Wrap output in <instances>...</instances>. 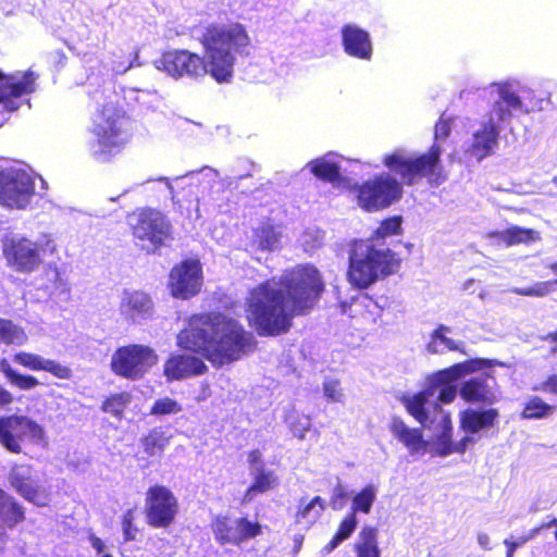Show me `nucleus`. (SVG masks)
Returning a JSON list of instances; mask_svg holds the SVG:
<instances>
[{"label":"nucleus","instance_id":"obj_2","mask_svg":"<svg viewBox=\"0 0 557 557\" xmlns=\"http://www.w3.org/2000/svg\"><path fill=\"white\" fill-rule=\"evenodd\" d=\"M201 42L203 58L188 50L173 49L157 58L154 67L176 79H197L209 74L220 84L230 83L237 60L249 54L251 45L248 32L240 23L210 25Z\"/></svg>","mask_w":557,"mask_h":557},{"label":"nucleus","instance_id":"obj_48","mask_svg":"<svg viewBox=\"0 0 557 557\" xmlns=\"http://www.w3.org/2000/svg\"><path fill=\"white\" fill-rule=\"evenodd\" d=\"M149 184L157 185L159 193L171 195L172 198H174L173 187H172L171 183L169 182V180L166 177H159L158 180H147V181H144V182H140V183H135L134 185H132L128 188H126L123 191V194L131 193V191L135 190L139 186L149 185Z\"/></svg>","mask_w":557,"mask_h":557},{"label":"nucleus","instance_id":"obj_14","mask_svg":"<svg viewBox=\"0 0 557 557\" xmlns=\"http://www.w3.org/2000/svg\"><path fill=\"white\" fill-rule=\"evenodd\" d=\"M37 76L33 71L5 75L0 71V126L23 104V96L35 90Z\"/></svg>","mask_w":557,"mask_h":557},{"label":"nucleus","instance_id":"obj_21","mask_svg":"<svg viewBox=\"0 0 557 557\" xmlns=\"http://www.w3.org/2000/svg\"><path fill=\"white\" fill-rule=\"evenodd\" d=\"M342 42L348 55L364 61L371 60L373 47L367 30L357 25H345L342 28Z\"/></svg>","mask_w":557,"mask_h":557},{"label":"nucleus","instance_id":"obj_53","mask_svg":"<svg viewBox=\"0 0 557 557\" xmlns=\"http://www.w3.org/2000/svg\"><path fill=\"white\" fill-rule=\"evenodd\" d=\"M248 461L251 465V473L263 469L261 465V454L259 450H252L249 453Z\"/></svg>","mask_w":557,"mask_h":557},{"label":"nucleus","instance_id":"obj_54","mask_svg":"<svg viewBox=\"0 0 557 557\" xmlns=\"http://www.w3.org/2000/svg\"><path fill=\"white\" fill-rule=\"evenodd\" d=\"M89 543H90L91 547L96 550L97 556L108 553L107 546L103 543V541L101 539H99L98 536H96L95 534L89 535Z\"/></svg>","mask_w":557,"mask_h":557},{"label":"nucleus","instance_id":"obj_22","mask_svg":"<svg viewBox=\"0 0 557 557\" xmlns=\"http://www.w3.org/2000/svg\"><path fill=\"white\" fill-rule=\"evenodd\" d=\"M205 362L190 355H174L164 363L163 373L168 381L185 380L207 371Z\"/></svg>","mask_w":557,"mask_h":557},{"label":"nucleus","instance_id":"obj_29","mask_svg":"<svg viewBox=\"0 0 557 557\" xmlns=\"http://www.w3.org/2000/svg\"><path fill=\"white\" fill-rule=\"evenodd\" d=\"M354 549L357 557H381L377 545V530L371 525H364L359 532Z\"/></svg>","mask_w":557,"mask_h":557},{"label":"nucleus","instance_id":"obj_33","mask_svg":"<svg viewBox=\"0 0 557 557\" xmlns=\"http://www.w3.org/2000/svg\"><path fill=\"white\" fill-rule=\"evenodd\" d=\"M379 488L374 484H368L359 492H357L351 499V507L349 513H364L371 512L372 506L376 500Z\"/></svg>","mask_w":557,"mask_h":557},{"label":"nucleus","instance_id":"obj_52","mask_svg":"<svg viewBox=\"0 0 557 557\" xmlns=\"http://www.w3.org/2000/svg\"><path fill=\"white\" fill-rule=\"evenodd\" d=\"M146 450L154 455L157 450H162L163 445H157V433H151L145 441Z\"/></svg>","mask_w":557,"mask_h":557},{"label":"nucleus","instance_id":"obj_32","mask_svg":"<svg viewBox=\"0 0 557 557\" xmlns=\"http://www.w3.org/2000/svg\"><path fill=\"white\" fill-rule=\"evenodd\" d=\"M23 519L24 510L22 506L0 488V520L12 528Z\"/></svg>","mask_w":557,"mask_h":557},{"label":"nucleus","instance_id":"obj_18","mask_svg":"<svg viewBox=\"0 0 557 557\" xmlns=\"http://www.w3.org/2000/svg\"><path fill=\"white\" fill-rule=\"evenodd\" d=\"M202 286L201 264L198 260H185L170 272L169 287L175 298L188 299L197 295Z\"/></svg>","mask_w":557,"mask_h":557},{"label":"nucleus","instance_id":"obj_62","mask_svg":"<svg viewBox=\"0 0 557 557\" xmlns=\"http://www.w3.org/2000/svg\"><path fill=\"white\" fill-rule=\"evenodd\" d=\"M547 267L554 274H557V262L549 263Z\"/></svg>","mask_w":557,"mask_h":557},{"label":"nucleus","instance_id":"obj_4","mask_svg":"<svg viewBox=\"0 0 557 557\" xmlns=\"http://www.w3.org/2000/svg\"><path fill=\"white\" fill-rule=\"evenodd\" d=\"M249 343L242 325L220 313L193 315L177 335L180 347L201 354L218 367L239 359Z\"/></svg>","mask_w":557,"mask_h":557},{"label":"nucleus","instance_id":"obj_24","mask_svg":"<svg viewBox=\"0 0 557 557\" xmlns=\"http://www.w3.org/2000/svg\"><path fill=\"white\" fill-rule=\"evenodd\" d=\"M460 396L469 403L493 404L498 397L495 380L488 375L471 377L461 386Z\"/></svg>","mask_w":557,"mask_h":557},{"label":"nucleus","instance_id":"obj_39","mask_svg":"<svg viewBox=\"0 0 557 557\" xmlns=\"http://www.w3.org/2000/svg\"><path fill=\"white\" fill-rule=\"evenodd\" d=\"M28 337L25 331L10 320L0 319V342L8 345L22 346Z\"/></svg>","mask_w":557,"mask_h":557},{"label":"nucleus","instance_id":"obj_58","mask_svg":"<svg viewBox=\"0 0 557 557\" xmlns=\"http://www.w3.org/2000/svg\"><path fill=\"white\" fill-rule=\"evenodd\" d=\"M210 396V387L209 384H201V393L196 397L198 401L206 400Z\"/></svg>","mask_w":557,"mask_h":557},{"label":"nucleus","instance_id":"obj_64","mask_svg":"<svg viewBox=\"0 0 557 557\" xmlns=\"http://www.w3.org/2000/svg\"><path fill=\"white\" fill-rule=\"evenodd\" d=\"M547 338L552 339L553 342H557V331L553 332V333H549L547 335Z\"/></svg>","mask_w":557,"mask_h":557},{"label":"nucleus","instance_id":"obj_44","mask_svg":"<svg viewBox=\"0 0 557 557\" xmlns=\"http://www.w3.org/2000/svg\"><path fill=\"white\" fill-rule=\"evenodd\" d=\"M541 532V528L536 527V528H533L520 535H509L508 537H506L504 540V545L506 546L507 548V552H506V557H513L515 555V552L521 547L522 545H524L525 543H528L529 541L533 540L534 537H536L539 535V533Z\"/></svg>","mask_w":557,"mask_h":557},{"label":"nucleus","instance_id":"obj_5","mask_svg":"<svg viewBox=\"0 0 557 557\" xmlns=\"http://www.w3.org/2000/svg\"><path fill=\"white\" fill-rule=\"evenodd\" d=\"M401 218L393 216L381 222L373 236L367 240H356L350 249L348 281L358 288H368L379 278L396 272L400 259L389 248L384 247L385 238L401 231Z\"/></svg>","mask_w":557,"mask_h":557},{"label":"nucleus","instance_id":"obj_6","mask_svg":"<svg viewBox=\"0 0 557 557\" xmlns=\"http://www.w3.org/2000/svg\"><path fill=\"white\" fill-rule=\"evenodd\" d=\"M524 86L518 81L491 84L488 88L492 109L486 121H482L472 133L468 152L478 161L491 156L498 146L500 124L508 123L515 114L529 113L520 94Z\"/></svg>","mask_w":557,"mask_h":557},{"label":"nucleus","instance_id":"obj_60","mask_svg":"<svg viewBox=\"0 0 557 557\" xmlns=\"http://www.w3.org/2000/svg\"><path fill=\"white\" fill-rule=\"evenodd\" d=\"M132 66H133V63H132V62H129L127 65H123V64H116V65H113L112 70H113L116 74H123V73H125L127 70H129Z\"/></svg>","mask_w":557,"mask_h":557},{"label":"nucleus","instance_id":"obj_45","mask_svg":"<svg viewBox=\"0 0 557 557\" xmlns=\"http://www.w3.org/2000/svg\"><path fill=\"white\" fill-rule=\"evenodd\" d=\"M286 422L288 423L292 432L295 436L302 438L307 431H309L311 426V419L309 416L299 413L297 411L290 412L286 417Z\"/></svg>","mask_w":557,"mask_h":557},{"label":"nucleus","instance_id":"obj_27","mask_svg":"<svg viewBox=\"0 0 557 557\" xmlns=\"http://www.w3.org/2000/svg\"><path fill=\"white\" fill-rule=\"evenodd\" d=\"M392 435L409 450L411 455L423 454L426 443L419 429L409 428L400 419L394 418L389 424Z\"/></svg>","mask_w":557,"mask_h":557},{"label":"nucleus","instance_id":"obj_17","mask_svg":"<svg viewBox=\"0 0 557 557\" xmlns=\"http://www.w3.org/2000/svg\"><path fill=\"white\" fill-rule=\"evenodd\" d=\"M42 243L14 235L4 243L3 253L8 264L18 272L30 273L42 262Z\"/></svg>","mask_w":557,"mask_h":557},{"label":"nucleus","instance_id":"obj_25","mask_svg":"<svg viewBox=\"0 0 557 557\" xmlns=\"http://www.w3.org/2000/svg\"><path fill=\"white\" fill-rule=\"evenodd\" d=\"M498 417V410L494 408H469L460 413V426L468 434H480L494 428Z\"/></svg>","mask_w":557,"mask_h":557},{"label":"nucleus","instance_id":"obj_41","mask_svg":"<svg viewBox=\"0 0 557 557\" xmlns=\"http://www.w3.org/2000/svg\"><path fill=\"white\" fill-rule=\"evenodd\" d=\"M358 524L357 517L355 513H348L343 521L339 523L338 530L336 531L333 539L325 545L324 552L326 554L334 550L342 542L349 539L354 533Z\"/></svg>","mask_w":557,"mask_h":557},{"label":"nucleus","instance_id":"obj_46","mask_svg":"<svg viewBox=\"0 0 557 557\" xmlns=\"http://www.w3.org/2000/svg\"><path fill=\"white\" fill-rule=\"evenodd\" d=\"M182 411V406L170 397L159 398L154 401L150 413L154 416L176 414Z\"/></svg>","mask_w":557,"mask_h":557},{"label":"nucleus","instance_id":"obj_51","mask_svg":"<svg viewBox=\"0 0 557 557\" xmlns=\"http://www.w3.org/2000/svg\"><path fill=\"white\" fill-rule=\"evenodd\" d=\"M475 438L471 434L465 435L460 441L454 443V453L463 454L470 444L475 443Z\"/></svg>","mask_w":557,"mask_h":557},{"label":"nucleus","instance_id":"obj_15","mask_svg":"<svg viewBox=\"0 0 557 557\" xmlns=\"http://www.w3.org/2000/svg\"><path fill=\"white\" fill-rule=\"evenodd\" d=\"M214 540L221 544L239 546L243 542L261 533V525L247 518L233 519L227 516H216L211 523Z\"/></svg>","mask_w":557,"mask_h":557},{"label":"nucleus","instance_id":"obj_16","mask_svg":"<svg viewBox=\"0 0 557 557\" xmlns=\"http://www.w3.org/2000/svg\"><path fill=\"white\" fill-rule=\"evenodd\" d=\"M178 503L174 494L165 486H151L146 494L147 521L154 528H166L175 519Z\"/></svg>","mask_w":557,"mask_h":557},{"label":"nucleus","instance_id":"obj_55","mask_svg":"<svg viewBox=\"0 0 557 557\" xmlns=\"http://www.w3.org/2000/svg\"><path fill=\"white\" fill-rule=\"evenodd\" d=\"M476 542L479 546L484 550H491L492 549V540L491 536L486 532H478L476 534Z\"/></svg>","mask_w":557,"mask_h":557},{"label":"nucleus","instance_id":"obj_57","mask_svg":"<svg viewBox=\"0 0 557 557\" xmlns=\"http://www.w3.org/2000/svg\"><path fill=\"white\" fill-rule=\"evenodd\" d=\"M13 401V395L4 387L0 386V407L7 406Z\"/></svg>","mask_w":557,"mask_h":557},{"label":"nucleus","instance_id":"obj_56","mask_svg":"<svg viewBox=\"0 0 557 557\" xmlns=\"http://www.w3.org/2000/svg\"><path fill=\"white\" fill-rule=\"evenodd\" d=\"M309 234H305L304 236V245L306 246V249H312L319 245H321L322 240H323V237H324V234L320 231H317V234H315V237H314V244H312L311 246H309V240H308V237Z\"/></svg>","mask_w":557,"mask_h":557},{"label":"nucleus","instance_id":"obj_35","mask_svg":"<svg viewBox=\"0 0 557 557\" xmlns=\"http://www.w3.org/2000/svg\"><path fill=\"white\" fill-rule=\"evenodd\" d=\"M0 371L11 385L22 391H29L40 384L37 377L15 371L5 359L0 361Z\"/></svg>","mask_w":557,"mask_h":557},{"label":"nucleus","instance_id":"obj_61","mask_svg":"<svg viewBox=\"0 0 557 557\" xmlns=\"http://www.w3.org/2000/svg\"><path fill=\"white\" fill-rule=\"evenodd\" d=\"M360 302L361 305H363L364 307H368L369 305H375L371 298L364 296L360 299Z\"/></svg>","mask_w":557,"mask_h":557},{"label":"nucleus","instance_id":"obj_42","mask_svg":"<svg viewBox=\"0 0 557 557\" xmlns=\"http://www.w3.org/2000/svg\"><path fill=\"white\" fill-rule=\"evenodd\" d=\"M131 399V394L126 392L112 394L103 401L102 410L114 417H120L129 405Z\"/></svg>","mask_w":557,"mask_h":557},{"label":"nucleus","instance_id":"obj_50","mask_svg":"<svg viewBox=\"0 0 557 557\" xmlns=\"http://www.w3.org/2000/svg\"><path fill=\"white\" fill-rule=\"evenodd\" d=\"M135 518V509H128L124 512L122 519V528L125 541H132L135 539L136 529L133 527V521Z\"/></svg>","mask_w":557,"mask_h":557},{"label":"nucleus","instance_id":"obj_28","mask_svg":"<svg viewBox=\"0 0 557 557\" xmlns=\"http://www.w3.org/2000/svg\"><path fill=\"white\" fill-rule=\"evenodd\" d=\"M251 250H275L281 244V233L268 221L260 222L248 235Z\"/></svg>","mask_w":557,"mask_h":557},{"label":"nucleus","instance_id":"obj_23","mask_svg":"<svg viewBox=\"0 0 557 557\" xmlns=\"http://www.w3.org/2000/svg\"><path fill=\"white\" fill-rule=\"evenodd\" d=\"M13 361L32 371L49 372L61 380H70L72 377V370L67 366L38 354L18 351L13 356Z\"/></svg>","mask_w":557,"mask_h":557},{"label":"nucleus","instance_id":"obj_43","mask_svg":"<svg viewBox=\"0 0 557 557\" xmlns=\"http://www.w3.org/2000/svg\"><path fill=\"white\" fill-rule=\"evenodd\" d=\"M553 285H557V278L554 281L535 282L533 285L527 287H513L510 292L519 296L540 298L550 294Z\"/></svg>","mask_w":557,"mask_h":557},{"label":"nucleus","instance_id":"obj_7","mask_svg":"<svg viewBox=\"0 0 557 557\" xmlns=\"http://www.w3.org/2000/svg\"><path fill=\"white\" fill-rule=\"evenodd\" d=\"M451 131V120L442 116L434 127V144L429 151L416 154L404 148H397L383 157V164L398 175L407 185H413L425 178L431 186H440L446 181L441 161L443 147Z\"/></svg>","mask_w":557,"mask_h":557},{"label":"nucleus","instance_id":"obj_47","mask_svg":"<svg viewBox=\"0 0 557 557\" xmlns=\"http://www.w3.org/2000/svg\"><path fill=\"white\" fill-rule=\"evenodd\" d=\"M531 389L557 397V373L549 374L546 379L534 382Z\"/></svg>","mask_w":557,"mask_h":557},{"label":"nucleus","instance_id":"obj_26","mask_svg":"<svg viewBox=\"0 0 557 557\" xmlns=\"http://www.w3.org/2000/svg\"><path fill=\"white\" fill-rule=\"evenodd\" d=\"M343 157L334 152H329L321 158L310 161L307 168H309L311 173L318 178L337 184L342 178V172L346 171L343 168Z\"/></svg>","mask_w":557,"mask_h":557},{"label":"nucleus","instance_id":"obj_30","mask_svg":"<svg viewBox=\"0 0 557 557\" xmlns=\"http://www.w3.org/2000/svg\"><path fill=\"white\" fill-rule=\"evenodd\" d=\"M191 184H198L202 191L206 190H216L220 191L221 188L230 187L231 182L225 180H220L219 172L212 168L206 166L198 172H191L186 176Z\"/></svg>","mask_w":557,"mask_h":557},{"label":"nucleus","instance_id":"obj_49","mask_svg":"<svg viewBox=\"0 0 557 557\" xmlns=\"http://www.w3.org/2000/svg\"><path fill=\"white\" fill-rule=\"evenodd\" d=\"M324 396L335 403H342L344 400V393L339 386V382L336 380H327L323 384Z\"/></svg>","mask_w":557,"mask_h":557},{"label":"nucleus","instance_id":"obj_9","mask_svg":"<svg viewBox=\"0 0 557 557\" xmlns=\"http://www.w3.org/2000/svg\"><path fill=\"white\" fill-rule=\"evenodd\" d=\"M126 223L132 230L136 244L149 253L156 252L173 240L171 222L157 209L137 208L127 214Z\"/></svg>","mask_w":557,"mask_h":557},{"label":"nucleus","instance_id":"obj_19","mask_svg":"<svg viewBox=\"0 0 557 557\" xmlns=\"http://www.w3.org/2000/svg\"><path fill=\"white\" fill-rule=\"evenodd\" d=\"M12 487L27 502L36 506H46L49 493L41 485L37 473L28 465L14 466L10 472Z\"/></svg>","mask_w":557,"mask_h":557},{"label":"nucleus","instance_id":"obj_11","mask_svg":"<svg viewBox=\"0 0 557 557\" xmlns=\"http://www.w3.org/2000/svg\"><path fill=\"white\" fill-rule=\"evenodd\" d=\"M23 443L44 447L47 445L45 429L35 420L23 414L0 418V445L8 451L21 454Z\"/></svg>","mask_w":557,"mask_h":557},{"label":"nucleus","instance_id":"obj_8","mask_svg":"<svg viewBox=\"0 0 557 557\" xmlns=\"http://www.w3.org/2000/svg\"><path fill=\"white\" fill-rule=\"evenodd\" d=\"M131 124L123 111L113 103H107L92 119L90 133L94 138L87 143L89 156L97 162H110L131 139Z\"/></svg>","mask_w":557,"mask_h":557},{"label":"nucleus","instance_id":"obj_34","mask_svg":"<svg viewBox=\"0 0 557 557\" xmlns=\"http://www.w3.org/2000/svg\"><path fill=\"white\" fill-rule=\"evenodd\" d=\"M499 243H504L506 246H511L520 243H529L539 239V234L530 228H523L520 226H511L503 232H498L492 235Z\"/></svg>","mask_w":557,"mask_h":557},{"label":"nucleus","instance_id":"obj_31","mask_svg":"<svg viewBox=\"0 0 557 557\" xmlns=\"http://www.w3.org/2000/svg\"><path fill=\"white\" fill-rule=\"evenodd\" d=\"M253 483L247 488L243 496V503H250L258 494H263L277 485V478L272 471L264 469L251 473Z\"/></svg>","mask_w":557,"mask_h":557},{"label":"nucleus","instance_id":"obj_38","mask_svg":"<svg viewBox=\"0 0 557 557\" xmlns=\"http://www.w3.org/2000/svg\"><path fill=\"white\" fill-rule=\"evenodd\" d=\"M324 508V500L320 496L313 497L308 503L301 500L300 507L296 515V520L299 523L311 524L319 519Z\"/></svg>","mask_w":557,"mask_h":557},{"label":"nucleus","instance_id":"obj_13","mask_svg":"<svg viewBox=\"0 0 557 557\" xmlns=\"http://www.w3.org/2000/svg\"><path fill=\"white\" fill-rule=\"evenodd\" d=\"M158 355L146 345L133 344L117 348L111 356L110 367L114 374L128 379H141L156 363Z\"/></svg>","mask_w":557,"mask_h":557},{"label":"nucleus","instance_id":"obj_59","mask_svg":"<svg viewBox=\"0 0 557 557\" xmlns=\"http://www.w3.org/2000/svg\"><path fill=\"white\" fill-rule=\"evenodd\" d=\"M539 528H541V530L555 528L554 536H555V540L557 541V519L556 518L550 519L548 522L542 523Z\"/></svg>","mask_w":557,"mask_h":557},{"label":"nucleus","instance_id":"obj_36","mask_svg":"<svg viewBox=\"0 0 557 557\" xmlns=\"http://www.w3.org/2000/svg\"><path fill=\"white\" fill-rule=\"evenodd\" d=\"M449 329L441 325L431 335V339L428 343V351L431 354H443L447 350H458L460 344L451 338H448L446 334Z\"/></svg>","mask_w":557,"mask_h":557},{"label":"nucleus","instance_id":"obj_40","mask_svg":"<svg viewBox=\"0 0 557 557\" xmlns=\"http://www.w3.org/2000/svg\"><path fill=\"white\" fill-rule=\"evenodd\" d=\"M38 287L45 289L50 296L67 290L66 283L55 267H48L45 270L42 282L38 283Z\"/></svg>","mask_w":557,"mask_h":557},{"label":"nucleus","instance_id":"obj_20","mask_svg":"<svg viewBox=\"0 0 557 557\" xmlns=\"http://www.w3.org/2000/svg\"><path fill=\"white\" fill-rule=\"evenodd\" d=\"M119 312L127 322L140 323L152 317L153 302L145 292L124 289L120 296Z\"/></svg>","mask_w":557,"mask_h":557},{"label":"nucleus","instance_id":"obj_63","mask_svg":"<svg viewBox=\"0 0 557 557\" xmlns=\"http://www.w3.org/2000/svg\"><path fill=\"white\" fill-rule=\"evenodd\" d=\"M473 284H474V280H468V281L465 283L463 288H465L466 290H469Z\"/></svg>","mask_w":557,"mask_h":557},{"label":"nucleus","instance_id":"obj_37","mask_svg":"<svg viewBox=\"0 0 557 557\" xmlns=\"http://www.w3.org/2000/svg\"><path fill=\"white\" fill-rule=\"evenodd\" d=\"M555 411V406L544 401L539 396L530 397L525 404L521 413L523 419H545L550 417Z\"/></svg>","mask_w":557,"mask_h":557},{"label":"nucleus","instance_id":"obj_12","mask_svg":"<svg viewBox=\"0 0 557 557\" xmlns=\"http://www.w3.org/2000/svg\"><path fill=\"white\" fill-rule=\"evenodd\" d=\"M403 183L389 173L375 175L356 188L357 202L369 212L387 208L401 198Z\"/></svg>","mask_w":557,"mask_h":557},{"label":"nucleus","instance_id":"obj_10","mask_svg":"<svg viewBox=\"0 0 557 557\" xmlns=\"http://www.w3.org/2000/svg\"><path fill=\"white\" fill-rule=\"evenodd\" d=\"M35 196V176L29 169L20 163L0 166L1 206L25 210Z\"/></svg>","mask_w":557,"mask_h":557},{"label":"nucleus","instance_id":"obj_3","mask_svg":"<svg viewBox=\"0 0 557 557\" xmlns=\"http://www.w3.org/2000/svg\"><path fill=\"white\" fill-rule=\"evenodd\" d=\"M491 364L490 360L473 359L457 363L438 371L428 379V386L422 392L405 396L403 404L407 411L424 428L433 429V450L445 457L454 454L451 441L450 414L443 410L440 403L450 404L456 395L455 382L467 373Z\"/></svg>","mask_w":557,"mask_h":557},{"label":"nucleus","instance_id":"obj_1","mask_svg":"<svg viewBox=\"0 0 557 557\" xmlns=\"http://www.w3.org/2000/svg\"><path fill=\"white\" fill-rule=\"evenodd\" d=\"M324 283L318 269L299 264L253 288L247 299V317L260 335L286 332L293 317L306 314L318 302Z\"/></svg>","mask_w":557,"mask_h":557}]
</instances>
